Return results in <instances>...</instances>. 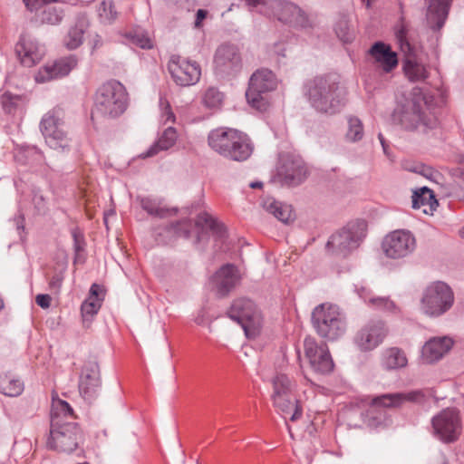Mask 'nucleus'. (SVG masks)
<instances>
[{
	"label": "nucleus",
	"mask_w": 464,
	"mask_h": 464,
	"mask_svg": "<svg viewBox=\"0 0 464 464\" xmlns=\"http://www.w3.org/2000/svg\"><path fill=\"white\" fill-rule=\"evenodd\" d=\"M51 296L49 295L40 294L35 297L36 304L42 308H48L51 304Z\"/></svg>",
	"instance_id": "nucleus-52"
},
{
	"label": "nucleus",
	"mask_w": 464,
	"mask_h": 464,
	"mask_svg": "<svg viewBox=\"0 0 464 464\" xmlns=\"http://www.w3.org/2000/svg\"><path fill=\"white\" fill-rule=\"evenodd\" d=\"M1 104L5 113L14 114L18 109L23 107L24 98L20 95L6 92L1 96Z\"/></svg>",
	"instance_id": "nucleus-41"
},
{
	"label": "nucleus",
	"mask_w": 464,
	"mask_h": 464,
	"mask_svg": "<svg viewBox=\"0 0 464 464\" xmlns=\"http://www.w3.org/2000/svg\"><path fill=\"white\" fill-rule=\"evenodd\" d=\"M379 139H380V141H381V143L382 145L383 150L386 151V147H385L384 140H383V137H382V135L381 133L379 134Z\"/></svg>",
	"instance_id": "nucleus-61"
},
{
	"label": "nucleus",
	"mask_w": 464,
	"mask_h": 464,
	"mask_svg": "<svg viewBox=\"0 0 464 464\" xmlns=\"http://www.w3.org/2000/svg\"><path fill=\"white\" fill-rule=\"evenodd\" d=\"M264 208L273 214L279 221L287 223L292 219L293 213L290 205L284 204L280 201L269 198L263 202Z\"/></svg>",
	"instance_id": "nucleus-36"
},
{
	"label": "nucleus",
	"mask_w": 464,
	"mask_h": 464,
	"mask_svg": "<svg viewBox=\"0 0 464 464\" xmlns=\"http://www.w3.org/2000/svg\"><path fill=\"white\" fill-rule=\"evenodd\" d=\"M89 27V21L85 15H79L73 25L68 31L64 38V45L69 50L78 48L83 42V35Z\"/></svg>",
	"instance_id": "nucleus-30"
},
{
	"label": "nucleus",
	"mask_w": 464,
	"mask_h": 464,
	"mask_svg": "<svg viewBox=\"0 0 464 464\" xmlns=\"http://www.w3.org/2000/svg\"><path fill=\"white\" fill-rule=\"evenodd\" d=\"M99 291H101V287L98 285L93 284L90 289L91 296L98 298Z\"/></svg>",
	"instance_id": "nucleus-58"
},
{
	"label": "nucleus",
	"mask_w": 464,
	"mask_h": 464,
	"mask_svg": "<svg viewBox=\"0 0 464 464\" xmlns=\"http://www.w3.org/2000/svg\"><path fill=\"white\" fill-rule=\"evenodd\" d=\"M463 431L461 411L455 406L437 412L430 420L432 436L444 444H452L459 440Z\"/></svg>",
	"instance_id": "nucleus-9"
},
{
	"label": "nucleus",
	"mask_w": 464,
	"mask_h": 464,
	"mask_svg": "<svg viewBox=\"0 0 464 464\" xmlns=\"http://www.w3.org/2000/svg\"><path fill=\"white\" fill-rule=\"evenodd\" d=\"M102 385L101 372L97 362H85L80 375L79 392L87 401H92L99 394Z\"/></svg>",
	"instance_id": "nucleus-22"
},
{
	"label": "nucleus",
	"mask_w": 464,
	"mask_h": 464,
	"mask_svg": "<svg viewBox=\"0 0 464 464\" xmlns=\"http://www.w3.org/2000/svg\"><path fill=\"white\" fill-rule=\"evenodd\" d=\"M453 346V340L448 336L433 337L422 347L421 357L426 363L440 361Z\"/></svg>",
	"instance_id": "nucleus-26"
},
{
	"label": "nucleus",
	"mask_w": 464,
	"mask_h": 464,
	"mask_svg": "<svg viewBox=\"0 0 464 464\" xmlns=\"http://www.w3.org/2000/svg\"><path fill=\"white\" fill-rule=\"evenodd\" d=\"M284 50H282L281 45L276 46V52L281 54L282 56H285V54L283 53Z\"/></svg>",
	"instance_id": "nucleus-62"
},
{
	"label": "nucleus",
	"mask_w": 464,
	"mask_h": 464,
	"mask_svg": "<svg viewBox=\"0 0 464 464\" xmlns=\"http://www.w3.org/2000/svg\"><path fill=\"white\" fill-rule=\"evenodd\" d=\"M252 12L270 16L271 0H239Z\"/></svg>",
	"instance_id": "nucleus-46"
},
{
	"label": "nucleus",
	"mask_w": 464,
	"mask_h": 464,
	"mask_svg": "<svg viewBox=\"0 0 464 464\" xmlns=\"http://www.w3.org/2000/svg\"><path fill=\"white\" fill-rule=\"evenodd\" d=\"M223 101V94L215 87H209L205 92L202 102L209 109L218 108Z\"/></svg>",
	"instance_id": "nucleus-44"
},
{
	"label": "nucleus",
	"mask_w": 464,
	"mask_h": 464,
	"mask_svg": "<svg viewBox=\"0 0 464 464\" xmlns=\"http://www.w3.org/2000/svg\"><path fill=\"white\" fill-rule=\"evenodd\" d=\"M77 65V59L73 55L63 57L52 63H46L39 69L35 75V81L38 82H45L64 77Z\"/></svg>",
	"instance_id": "nucleus-24"
},
{
	"label": "nucleus",
	"mask_w": 464,
	"mask_h": 464,
	"mask_svg": "<svg viewBox=\"0 0 464 464\" xmlns=\"http://www.w3.org/2000/svg\"><path fill=\"white\" fill-rule=\"evenodd\" d=\"M17 230H24V218L23 215H19L18 217H15L14 219Z\"/></svg>",
	"instance_id": "nucleus-57"
},
{
	"label": "nucleus",
	"mask_w": 464,
	"mask_h": 464,
	"mask_svg": "<svg viewBox=\"0 0 464 464\" xmlns=\"http://www.w3.org/2000/svg\"><path fill=\"white\" fill-rule=\"evenodd\" d=\"M140 207L149 215L158 217L160 218L171 217L177 214L178 209L176 208H167L162 205V202L159 198H152L149 197L138 198Z\"/></svg>",
	"instance_id": "nucleus-35"
},
{
	"label": "nucleus",
	"mask_w": 464,
	"mask_h": 464,
	"mask_svg": "<svg viewBox=\"0 0 464 464\" xmlns=\"http://www.w3.org/2000/svg\"><path fill=\"white\" fill-rule=\"evenodd\" d=\"M15 52L21 63L32 67L39 63L44 55V48L37 41L28 36H23L15 46Z\"/></svg>",
	"instance_id": "nucleus-25"
},
{
	"label": "nucleus",
	"mask_w": 464,
	"mask_h": 464,
	"mask_svg": "<svg viewBox=\"0 0 464 464\" xmlns=\"http://www.w3.org/2000/svg\"><path fill=\"white\" fill-rule=\"evenodd\" d=\"M197 225L204 226L211 229L212 231L218 234L220 237L223 236L224 230L222 225H220L211 215L203 212L200 213L197 218Z\"/></svg>",
	"instance_id": "nucleus-47"
},
{
	"label": "nucleus",
	"mask_w": 464,
	"mask_h": 464,
	"mask_svg": "<svg viewBox=\"0 0 464 464\" xmlns=\"http://www.w3.org/2000/svg\"><path fill=\"white\" fill-rule=\"evenodd\" d=\"M209 147L231 160L244 161L253 152V144L249 137L231 128H218L211 130L208 136Z\"/></svg>",
	"instance_id": "nucleus-4"
},
{
	"label": "nucleus",
	"mask_w": 464,
	"mask_h": 464,
	"mask_svg": "<svg viewBox=\"0 0 464 464\" xmlns=\"http://www.w3.org/2000/svg\"><path fill=\"white\" fill-rule=\"evenodd\" d=\"M358 294L369 305L374 309L382 310L391 314L400 313V308L389 297L376 296L366 287L358 290Z\"/></svg>",
	"instance_id": "nucleus-31"
},
{
	"label": "nucleus",
	"mask_w": 464,
	"mask_h": 464,
	"mask_svg": "<svg viewBox=\"0 0 464 464\" xmlns=\"http://www.w3.org/2000/svg\"><path fill=\"white\" fill-rule=\"evenodd\" d=\"M208 12L204 9H198L196 14V19L194 23V26L196 28H200L202 25L203 20L207 17Z\"/></svg>",
	"instance_id": "nucleus-55"
},
{
	"label": "nucleus",
	"mask_w": 464,
	"mask_h": 464,
	"mask_svg": "<svg viewBox=\"0 0 464 464\" xmlns=\"http://www.w3.org/2000/svg\"><path fill=\"white\" fill-rule=\"evenodd\" d=\"M32 201L34 205V208L38 213L44 212L46 208V202L44 195L41 193L39 189L33 190V198Z\"/></svg>",
	"instance_id": "nucleus-49"
},
{
	"label": "nucleus",
	"mask_w": 464,
	"mask_h": 464,
	"mask_svg": "<svg viewBox=\"0 0 464 464\" xmlns=\"http://www.w3.org/2000/svg\"><path fill=\"white\" fill-rule=\"evenodd\" d=\"M242 66L240 53L232 44L220 45L214 57V71L219 77L225 78L237 74Z\"/></svg>",
	"instance_id": "nucleus-18"
},
{
	"label": "nucleus",
	"mask_w": 464,
	"mask_h": 464,
	"mask_svg": "<svg viewBox=\"0 0 464 464\" xmlns=\"http://www.w3.org/2000/svg\"><path fill=\"white\" fill-rule=\"evenodd\" d=\"M89 44L91 46V52L92 53H93L96 50L103 46L104 40L102 35H100L99 34H95L90 39Z\"/></svg>",
	"instance_id": "nucleus-51"
},
{
	"label": "nucleus",
	"mask_w": 464,
	"mask_h": 464,
	"mask_svg": "<svg viewBox=\"0 0 464 464\" xmlns=\"http://www.w3.org/2000/svg\"><path fill=\"white\" fill-rule=\"evenodd\" d=\"M168 70L173 81L179 86L187 87L196 84L201 76L200 66L179 55H171Z\"/></svg>",
	"instance_id": "nucleus-16"
},
{
	"label": "nucleus",
	"mask_w": 464,
	"mask_h": 464,
	"mask_svg": "<svg viewBox=\"0 0 464 464\" xmlns=\"http://www.w3.org/2000/svg\"><path fill=\"white\" fill-rule=\"evenodd\" d=\"M24 391V383L7 375L0 377V392L5 396L15 397Z\"/></svg>",
	"instance_id": "nucleus-39"
},
{
	"label": "nucleus",
	"mask_w": 464,
	"mask_h": 464,
	"mask_svg": "<svg viewBox=\"0 0 464 464\" xmlns=\"http://www.w3.org/2000/svg\"><path fill=\"white\" fill-rule=\"evenodd\" d=\"M304 353L312 370L319 374H327L334 370V361L325 343L318 344L313 338H305Z\"/></svg>",
	"instance_id": "nucleus-20"
},
{
	"label": "nucleus",
	"mask_w": 464,
	"mask_h": 464,
	"mask_svg": "<svg viewBox=\"0 0 464 464\" xmlns=\"http://www.w3.org/2000/svg\"><path fill=\"white\" fill-rule=\"evenodd\" d=\"M312 323L316 333L328 341L337 340L346 331L343 314L338 306L331 304L317 305L312 313Z\"/></svg>",
	"instance_id": "nucleus-8"
},
{
	"label": "nucleus",
	"mask_w": 464,
	"mask_h": 464,
	"mask_svg": "<svg viewBox=\"0 0 464 464\" xmlns=\"http://www.w3.org/2000/svg\"><path fill=\"white\" fill-rule=\"evenodd\" d=\"M369 54L374 62L384 72H389L398 64L396 53L391 50V47L382 42L375 43L369 50Z\"/></svg>",
	"instance_id": "nucleus-29"
},
{
	"label": "nucleus",
	"mask_w": 464,
	"mask_h": 464,
	"mask_svg": "<svg viewBox=\"0 0 464 464\" xmlns=\"http://www.w3.org/2000/svg\"><path fill=\"white\" fill-rule=\"evenodd\" d=\"M73 411L68 402L53 398L51 410V430L48 446L61 452H72L78 446L80 430L72 421Z\"/></svg>",
	"instance_id": "nucleus-1"
},
{
	"label": "nucleus",
	"mask_w": 464,
	"mask_h": 464,
	"mask_svg": "<svg viewBox=\"0 0 464 464\" xmlns=\"http://www.w3.org/2000/svg\"><path fill=\"white\" fill-rule=\"evenodd\" d=\"M438 207V201L433 190L427 187L420 188L413 192L412 208L420 209L423 208L424 214H432Z\"/></svg>",
	"instance_id": "nucleus-32"
},
{
	"label": "nucleus",
	"mask_w": 464,
	"mask_h": 464,
	"mask_svg": "<svg viewBox=\"0 0 464 464\" xmlns=\"http://www.w3.org/2000/svg\"><path fill=\"white\" fill-rule=\"evenodd\" d=\"M262 185H263L262 182L256 181V182H252L250 184V187L253 188H261Z\"/></svg>",
	"instance_id": "nucleus-60"
},
{
	"label": "nucleus",
	"mask_w": 464,
	"mask_h": 464,
	"mask_svg": "<svg viewBox=\"0 0 464 464\" xmlns=\"http://www.w3.org/2000/svg\"><path fill=\"white\" fill-rule=\"evenodd\" d=\"M273 392L271 401L276 412L282 415L290 414L291 421L299 420L303 415V407L295 397L296 383L285 373H276L271 379Z\"/></svg>",
	"instance_id": "nucleus-6"
},
{
	"label": "nucleus",
	"mask_w": 464,
	"mask_h": 464,
	"mask_svg": "<svg viewBox=\"0 0 464 464\" xmlns=\"http://www.w3.org/2000/svg\"><path fill=\"white\" fill-rule=\"evenodd\" d=\"M26 8L31 12L39 13L46 4L58 0H23Z\"/></svg>",
	"instance_id": "nucleus-50"
},
{
	"label": "nucleus",
	"mask_w": 464,
	"mask_h": 464,
	"mask_svg": "<svg viewBox=\"0 0 464 464\" xmlns=\"http://www.w3.org/2000/svg\"><path fill=\"white\" fill-rule=\"evenodd\" d=\"M427 5V22L433 30H440L448 17L452 0H424Z\"/></svg>",
	"instance_id": "nucleus-27"
},
{
	"label": "nucleus",
	"mask_w": 464,
	"mask_h": 464,
	"mask_svg": "<svg viewBox=\"0 0 464 464\" xmlns=\"http://www.w3.org/2000/svg\"><path fill=\"white\" fill-rule=\"evenodd\" d=\"M392 121L404 130L420 134H427L439 125L438 118L430 111L426 102L417 98L398 102Z\"/></svg>",
	"instance_id": "nucleus-2"
},
{
	"label": "nucleus",
	"mask_w": 464,
	"mask_h": 464,
	"mask_svg": "<svg viewBox=\"0 0 464 464\" xmlns=\"http://www.w3.org/2000/svg\"><path fill=\"white\" fill-rule=\"evenodd\" d=\"M424 393L420 390L411 391L408 392L387 393L372 399L373 405H382L384 407H398L406 401L420 402L424 400Z\"/></svg>",
	"instance_id": "nucleus-28"
},
{
	"label": "nucleus",
	"mask_w": 464,
	"mask_h": 464,
	"mask_svg": "<svg viewBox=\"0 0 464 464\" xmlns=\"http://www.w3.org/2000/svg\"><path fill=\"white\" fill-rule=\"evenodd\" d=\"M416 248L413 234L405 229H398L389 233L383 239L384 254L393 259L402 258L411 255Z\"/></svg>",
	"instance_id": "nucleus-14"
},
{
	"label": "nucleus",
	"mask_w": 464,
	"mask_h": 464,
	"mask_svg": "<svg viewBox=\"0 0 464 464\" xmlns=\"http://www.w3.org/2000/svg\"><path fill=\"white\" fill-rule=\"evenodd\" d=\"M124 36L136 46L141 49H151L153 47V42L149 36L148 33L140 28L133 29L132 31L126 33Z\"/></svg>",
	"instance_id": "nucleus-40"
},
{
	"label": "nucleus",
	"mask_w": 464,
	"mask_h": 464,
	"mask_svg": "<svg viewBox=\"0 0 464 464\" xmlns=\"http://www.w3.org/2000/svg\"><path fill=\"white\" fill-rule=\"evenodd\" d=\"M177 139L178 134L176 129L168 127L149 150L140 156L142 158H150L157 155L160 151L168 150L175 145Z\"/></svg>",
	"instance_id": "nucleus-34"
},
{
	"label": "nucleus",
	"mask_w": 464,
	"mask_h": 464,
	"mask_svg": "<svg viewBox=\"0 0 464 464\" xmlns=\"http://www.w3.org/2000/svg\"><path fill=\"white\" fill-rule=\"evenodd\" d=\"M239 281L238 269L232 264L222 266L211 278L213 290L219 297L227 296Z\"/></svg>",
	"instance_id": "nucleus-23"
},
{
	"label": "nucleus",
	"mask_w": 464,
	"mask_h": 464,
	"mask_svg": "<svg viewBox=\"0 0 464 464\" xmlns=\"http://www.w3.org/2000/svg\"><path fill=\"white\" fill-rule=\"evenodd\" d=\"M176 233L178 234V236H184V237H188V228H185L183 231H179V230H177Z\"/></svg>",
	"instance_id": "nucleus-59"
},
{
	"label": "nucleus",
	"mask_w": 464,
	"mask_h": 464,
	"mask_svg": "<svg viewBox=\"0 0 464 464\" xmlns=\"http://www.w3.org/2000/svg\"><path fill=\"white\" fill-rule=\"evenodd\" d=\"M128 106V93L123 84L111 80L102 84L96 91L94 111L104 117L116 118Z\"/></svg>",
	"instance_id": "nucleus-7"
},
{
	"label": "nucleus",
	"mask_w": 464,
	"mask_h": 464,
	"mask_svg": "<svg viewBox=\"0 0 464 464\" xmlns=\"http://www.w3.org/2000/svg\"><path fill=\"white\" fill-rule=\"evenodd\" d=\"M408 363L405 353L398 347H390L382 352L381 364L383 369L392 371L404 368Z\"/></svg>",
	"instance_id": "nucleus-33"
},
{
	"label": "nucleus",
	"mask_w": 464,
	"mask_h": 464,
	"mask_svg": "<svg viewBox=\"0 0 464 464\" xmlns=\"http://www.w3.org/2000/svg\"><path fill=\"white\" fill-rule=\"evenodd\" d=\"M63 280V276L61 273L53 275L49 283L50 287L52 289H59L62 285Z\"/></svg>",
	"instance_id": "nucleus-54"
},
{
	"label": "nucleus",
	"mask_w": 464,
	"mask_h": 464,
	"mask_svg": "<svg viewBox=\"0 0 464 464\" xmlns=\"http://www.w3.org/2000/svg\"><path fill=\"white\" fill-rule=\"evenodd\" d=\"M459 404L464 407V395L460 397V401L459 402Z\"/></svg>",
	"instance_id": "nucleus-64"
},
{
	"label": "nucleus",
	"mask_w": 464,
	"mask_h": 464,
	"mask_svg": "<svg viewBox=\"0 0 464 464\" xmlns=\"http://www.w3.org/2000/svg\"><path fill=\"white\" fill-rule=\"evenodd\" d=\"M396 40L405 59L403 70L411 82H422L429 77L427 67L419 55L418 49L410 43L409 28L401 22L395 31Z\"/></svg>",
	"instance_id": "nucleus-10"
},
{
	"label": "nucleus",
	"mask_w": 464,
	"mask_h": 464,
	"mask_svg": "<svg viewBox=\"0 0 464 464\" xmlns=\"http://www.w3.org/2000/svg\"><path fill=\"white\" fill-rule=\"evenodd\" d=\"M459 235L461 238L464 239V227L459 229Z\"/></svg>",
	"instance_id": "nucleus-63"
},
{
	"label": "nucleus",
	"mask_w": 464,
	"mask_h": 464,
	"mask_svg": "<svg viewBox=\"0 0 464 464\" xmlns=\"http://www.w3.org/2000/svg\"><path fill=\"white\" fill-rule=\"evenodd\" d=\"M270 18L296 28L310 25L306 14L296 5L285 0H271Z\"/></svg>",
	"instance_id": "nucleus-17"
},
{
	"label": "nucleus",
	"mask_w": 464,
	"mask_h": 464,
	"mask_svg": "<svg viewBox=\"0 0 464 464\" xmlns=\"http://www.w3.org/2000/svg\"><path fill=\"white\" fill-rule=\"evenodd\" d=\"M304 93L311 106L327 114L337 112L345 102V93L333 76H316L304 85Z\"/></svg>",
	"instance_id": "nucleus-3"
},
{
	"label": "nucleus",
	"mask_w": 464,
	"mask_h": 464,
	"mask_svg": "<svg viewBox=\"0 0 464 464\" xmlns=\"http://www.w3.org/2000/svg\"><path fill=\"white\" fill-rule=\"evenodd\" d=\"M119 14L112 0H102L97 7L99 22L103 25L113 24Z\"/></svg>",
	"instance_id": "nucleus-37"
},
{
	"label": "nucleus",
	"mask_w": 464,
	"mask_h": 464,
	"mask_svg": "<svg viewBox=\"0 0 464 464\" xmlns=\"http://www.w3.org/2000/svg\"><path fill=\"white\" fill-rule=\"evenodd\" d=\"M335 34L344 44L351 43L354 38L353 32L350 29L349 21L342 17L335 24Z\"/></svg>",
	"instance_id": "nucleus-45"
},
{
	"label": "nucleus",
	"mask_w": 464,
	"mask_h": 464,
	"mask_svg": "<svg viewBox=\"0 0 464 464\" xmlns=\"http://www.w3.org/2000/svg\"><path fill=\"white\" fill-rule=\"evenodd\" d=\"M160 109L161 111V117L165 123L175 121V115L171 111L170 104L165 97L160 98Z\"/></svg>",
	"instance_id": "nucleus-48"
},
{
	"label": "nucleus",
	"mask_w": 464,
	"mask_h": 464,
	"mask_svg": "<svg viewBox=\"0 0 464 464\" xmlns=\"http://www.w3.org/2000/svg\"><path fill=\"white\" fill-rule=\"evenodd\" d=\"M429 464H450L446 455L443 452H438L430 458Z\"/></svg>",
	"instance_id": "nucleus-53"
},
{
	"label": "nucleus",
	"mask_w": 464,
	"mask_h": 464,
	"mask_svg": "<svg viewBox=\"0 0 464 464\" xmlns=\"http://www.w3.org/2000/svg\"><path fill=\"white\" fill-rule=\"evenodd\" d=\"M367 225L364 221L348 223L334 233L326 243V249L333 255L347 256L355 250L366 236Z\"/></svg>",
	"instance_id": "nucleus-11"
},
{
	"label": "nucleus",
	"mask_w": 464,
	"mask_h": 464,
	"mask_svg": "<svg viewBox=\"0 0 464 464\" xmlns=\"http://www.w3.org/2000/svg\"><path fill=\"white\" fill-rule=\"evenodd\" d=\"M100 308L101 301L96 297L90 296L84 301L81 306L83 324H85L90 318L96 314Z\"/></svg>",
	"instance_id": "nucleus-43"
},
{
	"label": "nucleus",
	"mask_w": 464,
	"mask_h": 464,
	"mask_svg": "<svg viewBox=\"0 0 464 464\" xmlns=\"http://www.w3.org/2000/svg\"><path fill=\"white\" fill-rule=\"evenodd\" d=\"M72 236L74 239V251L76 252V254H78L80 251L83 249V246L82 241L80 240V237L75 232L73 233Z\"/></svg>",
	"instance_id": "nucleus-56"
},
{
	"label": "nucleus",
	"mask_w": 464,
	"mask_h": 464,
	"mask_svg": "<svg viewBox=\"0 0 464 464\" xmlns=\"http://www.w3.org/2000/svg\"><path fill=\"white\" fill-rule=\"evenodd\" d=\"M230 319L237 322L249 339L256 337L262 328V315L255 303L247 298H237L233 301L227 311Z\"/></svg>",
	"instance_id": "nucleus-12"
},
{
	"label": "nucleus",
	"mask_w": 464,
	"mask_h": 464,
	"mask_svg": "<svg viewBox=\"0 0 464 464\" xmlns=\"http://www.w3.org/2000/svg\"><path fill=\"white\" fill-rule=\"evenodd\" d=\"M347 121L346 139L353 142L362 140L363 137V127L361 120L354 116H349Z\"/></svg>",
	"instance_id": "nucleus-42"
},
{
	"label": "nucleus",
	"mask_w": 464,
	"mask_h": 464,
	"mask_svg": "<svg viewBox=\"0 0 464 464\" xmlns=\"http://www.w3.org/2000/svg\"><path fill=\"white\" fill-rule=\"evenodd\" d=\"M41 131L47 145L53 150H64L69 147V139L63 130V123L58 111H50L43 117L40 123Z\"/></svg>",
	"instance_id": "nucleus-15"
},
{
	"label": "nucleus",
	"mask_w": 464,
	"mask_h": 464,
	"mask_svg": "<svg viewBox=\"0 0 464 464\" xmlns=\"http://www.w3.org/2000/svg\"><path fill=\"white\" fill-rule=\"evenodd\" d=\"M388 335L382 321H371L363 325L354 337V343L361 352H371L381 345Z\"/></svg>",
	"instance_id": "nucleus-19"
},
{
	"label": "nucleus",
	"mask_w": 464,
	"mask_h": 464,
	"mask_svg": "<svg viewBox=\"0 0 464 464\" xmlns=\"http://www.w3.org/2000/svg\"><path fill=\"white\" fill-rule=\"evenodd\" d=\"M307 177V169L299 157L284 155L277 168V179L283 185L297 186Z\"/></svg>",
	"instance_id": "nucleus-21"
},
{
	"label": "nucleus",
	"mask_w": 464,
	"mask_h": 464,
	"mask_svg": "<svg viewBox=\"0 0 464 464\" xmlns=\"http://www.w3.org/2000/svg\"><path fill=\"white\" fill-rule=\"evenodd\" d=\"M455 294L450 285L434 281L426 285L420 295V312L429 318H440L453 307Z\"/></svg>",
	"instance_id": "nucleus-5"
},
{
	"label": "nucleus",
	"mask_w": 464,
	"mask_h": 464,
	"mask_svg": "<svg viewBox=\"0 0 464 464\" xmlns=\"http://www.w3.org/2000/svg\"><path fill=\"white\" fill-rule=\"evenodd\" d=\"M63 10L46 4L43 9L36 14V21L42 24H59L63 18Z\"/></svg>",
	"instance_id": "nucleus-38"
},
{
	"label": "nucleus",
	"mask_w": 464,
	"mask_h": 464,
	"mask_svg": "<svg viewBox=\"0 0 464 464\" xmlns=\"http://www.w3.org/2000/svg\"><path fill=\"white\" fill-rule=\"evenodd\" d=\"M276 79L272 71L268 69L257 70L249 80L246 97L248 103L258 110L264 105L263 93L271 92L276 87Z\"/></svg>",
	"instance_id": "nucleus-13"
}]
</instances>
